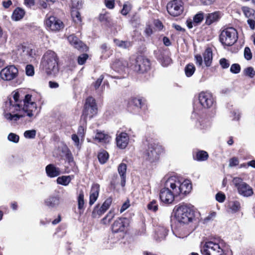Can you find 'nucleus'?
<instances>
[{"label":"nucleus","instance_id":"nucleus-19","mask_svg":"<svg viewBox=\"0 0 255 255\" xmlns=\"http://www.w3.org/2000/svg\"><path fill=\"white\" fill-rule=\"evenodd\" d=\"M67 39L69 43L75 48L83 50L86 49V45L74 34L69 35Z\"/></svg>","mask_w":255,"mask_h":255},{"label":"nucleus","instance_id":"nucleus-21","mask_svg":"<svg viewBox=\"0 0 255 255\" xmlns=\"http://www.w3.org/2000/svg\"><path fill=\"white\" fill-rule=\"evenodd\" d=\"M238 191L240 195L245 197L251 196L254 193L252 188L245 182L242 184Z\"/></svg>","mask_w":255,"mask_h":255},{"label":"nucleus","instance_id":"nucleus-3","mask_svg":"<svg viewBox=\"0 0 255 255\" xmlns=\"http://www.w3.org/2000/svg\"><path fill=\"white\" fill-rule=\"evenodd\" d=\"M42 65L46 73L55 76L58 73V59L56 54L53 51L48 50L43 57Z\"/></svg>","mask_w":255,"mask_h":255},{"label":"nucleus","instance_id":"nucleus-7","mask_svg":"<svg viewBox=\"0 0 255 255\" xmlns=\"http://www.w3.org/2000/svg\"><path fill=\"white\" fill-rule=\"evenodd\" d=\"M220 41L224 46H231L238 39V32L233 27H228L222 31L220 34Z\"/></svg>","mask_w":255,"mask_h":255},{"label":"nucleus","instance_id":"nucleus-15","mask_svg":"<svg viewBox=\"0 0 255 255\" xmlns=\"http://www.w3.org/2000/svg\"><path fill=\"white\" fill-rule=\"evenodd\" d=\"M200 104L204 108H210L214 104L212 95L207 92H201L198 96Z\"/></svg>","mask_w":255,"mask_h":255},{"label":"nucleus","instance_id":"nucleus-4","mask_svg":"<svg viewBox=\"0 0 255 255\" xmlns=\"http://www.w3.org/2000/svg\"><path fill=\"white\" fill-rule=\"evenodd\" d=\"M166 185L170 187L171 189L174 191V194L177 196L181 194L186 195L191 190V184L188 180L181 182L178 178L171 176L166 180Z\"/></svg>","mask_w":255,"mask_h":255},{"label":"nucleus","instance_id":"nucleus-8","mask_svg":"<svg viewBox=\"0 0 255 255\" xmlns=\"http://www.w3.org/2000/svg\"><path fill=\"white\" fill-rule=\"evenodd\" d=\"M98 108L95 100L92 97L87 98L84 105L82 117L85 120L91 119L97 114Z\"/></svg>","mask_w":255,"mask_h":255},{"label":"nucleus","instance_id":"nucleus-32","mask_svg":"<svg viewBox=\"0 0 255 255\" xmlns=\"http://www.w3.org/2000/svg\"><path fill=\"white\" fill-rule=\"evenodd\" d=\"M115 44L122 48H128L132 46V43L129 41H123L115 39L114 40Z\"/></svg>","mask_w":255,"mask_h":255},{"label":"nucleus","instance_id":"nucleus-50","mask_svg":"<svg viewBox=\"0 0 255 255\" xmlns=\"http://www.w3.org/2000/svg\"><path fill=\"white\" fill-rule=\"evenodd\" d=\"M233 182L238 189L242 185V184L245 183L243 181V179L241 178L237 177L233 178Z\"/></svg>","mask_w":255,"mask_h":255},{"label":"nucleus","instance_id":"nucleus-2","mask_svg":"<svg viewBox=\"0 0 255 255\" xmlns=\"http://www.w3.org/2000/svg\"><path fill=\"white\" fill-rule=\"evenodd\" d=\"M227 246L222 239H214L206 242L201 249L204 255H224Z\"/></svg>","mask_w":255,"mask_h":255},{"label":"nucleus","instance_id":"nucleus-18","mask_svg":"<svg viewBox=\"0 0 255 255\" xmlns=\"http://www.w3.org/2000/svg\"><path fill=\"white\" fill-rule=\"evenodd\" d=\"M46 175L50 178H54L59 176L61 174V171L59 167L53 164H49L45 167Z\"/></svg>","mask_w":255,"mask_h":255},{"label":"nucleus","instance_id":"nucleus-27","mask_svg":"<svg viewBox=\"0 0 255 255\" xmlns=\"http://www.w3.org/2000/svg\"><path fill=\"white\" fill-rule=\"evenodd\" d=\"M204 60V63L207 67H209L211 66L212 59H213V55L212 51L211 48H207L203 54Z\"/></svg>","mask_w":255,"mask_h":255},{"label":"nucleus","instance_id":"nucleus-25","mask_svg":"<svg viewBox=\"0 0 255 255\" xmlns=\"http://www.w3.org/2000/svg\"><path fill=\"white\" fill-rule=\"evenodd\" d=\"M127 167V165L123 163H121L118 166V172L121 178V185L123 187L125 186L126 184Z\"/></svg>","mask_w":255,"mask_h":255},{"label":"nucleus","instance_id":"nucleus-46","mask_svg":"<svg viewBox=\"0 0 255 255\" xmlns=\"http://www.w3.org/2000/svg\"><path fill=\"white\" fill-rule=\"evenodd\" d=\"M112 203V199L111 197L107 198L101 206L104 211H106Z\"/></svg>","mask_w":255,"mask_h":255},{"label":"nucleus","instance_id":"nucleus-33","mask_svg":"<svg viewBox=\"0 0 255 255\" xmlns=\"http://www.w3.org/2000/svg\"><path fill=\"white\" fill-rule=\"evenodd\" d=\"M105 212V211H104L102 207L98 204L95 207L92 213V216L94 218H99Z\"/></svg>","mask_w":255,"mask_h":255},{"label":"nucleus","instance_id":"nucleus-54","mask_svg":"<svg viewBox=\"0 0 255 255\" xmlns=\"http://www.w3.org/2000/svg\"><path fill=\"white\" fill-rule=\"evenodd\" d=\"M172 60L168 56L163 57L161 60V64L164 67H167L171 63Z\"/></svg>","mask_w":255,"mask_h":255},{"label":"nucleus","instance_id":"nucleus-55","mask_svg":"<svg viewBox=\"0 0 255 255\" xmlns=\"http://www.w3.org/2000/svg\"><path fill=\"white\" fill-rule=\"evenodd\" d=\"M88 58V55L87 54H83L80 55L78 58V62L80 65L83 64Z\"/></svg>","mask_w":255,"mask_h":255},{"label":"nucleus","instance_id":"nucleus-58","mask_svg":"<svg viewBox=\"0 0 255 255\" xmlns=\"http://www.w3.org/2000/svg\"><path fill=\"white\" fill-rule=\"evenodd\" d=\"M104 76L103 75H101L100 77L97 80V81L94 83V86L95 89H98L100 86L101 85V83L103 80Z\"/></svg>","mask_w":255,"mask_h":255},{"label":"nucleus","instance_id":"nucleus-37","mask_svg":"<svg viewBox=\"0 0 255 255\" xmlns=\"http://www.w3.org/2000/svg\"><path fill=\"white\" fill-rule=\"evenodd\" d=\"M195 67L192 63L188 64L185 67V73L187 77H190L194 73Z\"/></svg>","mask_w":255,"mask_h":255},{"label":"nucleus","instance_id":"nucleus-63","mask_svg":"<svg viewBox=\"0 0 255 255\" xmlns=\"http://www.w3.org/2000/svg\"><path fill=\"white\" fill-rule=\"evenodd\" d=\"M201 4L204 5H210L213 4L216 0H199Z\"/></svg>","mask_w":255,"mask_h":255},{"label":"nucleus","instance_id":"nucleus-5","mask_svg":"<svg viewBox=\"0 0 255 255\" xmlns=\"http://www.w3.org/2000/svg\"><path fill=\"white\" fill-rule=\"evenodd\" d=\"M174 216L178 222L181 224H188L192 222L194 218L192 210L184 204L174 208Z\"/></svg>","mask_w":255,"mask_h":255},{"label":"nucleus","instance_id":"nucleus-34","mask_svg":"<svg viewBox=\"0 0 255 255\" xmlns=\"http://www.w3.org/2000/svg\"><path fill=\"white\" fill-rule=\"evenodd\" d=\"M141 105V100L135 98L130 99L128 102V107L131 108L134 107L137 109L140 108Z\"/></svg>","mask_w":255,"mask_h":255},{"label":"nucleus","instance_id":"nucleus-62","mask_svg":"<svg viewBox=\"0 0 255 255\" xmlns=\"http://www.w3.org/2000/svg\"><path fill=\"white\" fill-rule=\"evenodd\" d=\"M105 4L108 8L112 9L114 7V0H105Z\"/></svg>","mask_w":255,"mask_h":255},{"label":"nucleus","instance_id":"nucleus-9","mask_svg":"<svg viewBox=\"0 0 255 255\" xmlns=\"http://www.w3.org/2000/svg\"><path fill=\"white\" fill-rule=\"evenodd\" d=\"M150 66L149 60L141 55L138 56L131 65L134 71L140 73L146 72L150 69Z\"/></svg>","mask_w":255,"mask_h":255},{"label":"nucleus","instance_id":"nucleus-1","mask_svg":"<svg viewBox=\"0 0 255 255\" xmlns=\"http://www.w3.org/2000/svg\"><path fill=\"white\" fill-rule=\"evenodd\" d=\"M12 97L5 102L4 117L7 120L16 121L25 116L35 118L39 114L40 110H38L36 104L32 101L31 95L27 94L21 99L19 93L14 91Z\"/></svg>","mask_w":255,"mask_h":255},{"label":"nucleus","instance_id":"nucleus-43","mask_svg":"<svg viewBox=\"0 0 255 255\" xmlns=\"http://www.w3.org/2000/svg\"><path fill=\"white\" fill-rule=\"evenodd\" d=\"M204 18L203 13L202 12L197 13L193 17V23L195 25L200 23Z\"/></svg>","mask_w":255,"mask_h":255},{"label":"nucleus","instance_id":"nucleus-30","mask_svg":"<svg viewBox=\"0 0 255 255\" xmlns=\"http://www.w3.org/2000/svg\"><path fill=\"white\" fill-rule=\"evenodd\" d=\"M72 179V177L70 175H63L58 177L57 178L56 181L58 184H60L63 186H67L71 182Z\"/></svg>","mask_w":255,"mask_h":255},{"label":"nucleus","instance_id":"nucleus-28","mask_svg":"<svg viewBox=\"0 0 255 255\" xmlns=\"http://www.w3.org/2000/svg\"><path fill=\"white\" fill-rule=\"evenodd\" d=\"M115 215L114 210H111L106 216L101 220V223L105 225H109L115 217Z\"/></svg>","mask_w":255,"mask_h":255},{"label":"nucleus","instance_id":"nucleus-31","mask_svg":"<svg viewBox=\"0 0 255 255\" xmlns=\"http://www.w3.org/2000/svg\"><path fill=\"white\" fill-rule=\"evenodd\" d=\"M228 207L232 213H236L240 211L241 204L239 201H233L229 203Z\"/></svg>","mask_w":255,"mask_h":255},{"label":"nucleus","instance_id":"nucleus-49","mask_svg":"<svg viewBox=\"0 0 255 255\" xmlns=\"http://www.w3.org/2000/svg\"><path fill=\"white\" fill-rule=\"evenodd\" d=\"M7 138L9 141L15 143L18 142L19 139V136L13 133H9L8 135Z\"/></svg>","mask_w":255,"mask_h":255},{"label":"nucleus","instance_id":"nucleus-26","mask_svg":"<svg viewBox=\"0 0 255 255\" xmlns=\"http://www.w3.org/2000/svg\"><path fill=\"white\" fill-rule=\"evenodd\" d=\"M25 11L23 9L17 7L13 11L11 19L14 21H18L23 17Z\"/></svg>","mask_w":255,"mask_h":255},{"label":"nucleus","instance_id":"nucleus-60","mask_svg":"<svg viewBox=\"0 0 255 255\" xmlns=\"http://www.w3.org/2000/svg\"><path fill=\"white\" fill-rule=\"evenodd\" d=\"M239 162V160L237 157H233L230 159L229 161V166L233 167L238 165Z\"/></svg>","mask_w":255,"mask_h":255},{"label":"nucleus","instance_id":"nucleus-56","mask_svg":"<svg viewBox=\"0 0 255 255\" xmlns=\"http://www.w3.org/2000/svg\"><path fill=\"white\" fill-rule=\"evenodd\" d=\"M220 64L221 67L224 68H228L230 66L228 61L225 58H222L220 60Z\"/></svg>","mask_w":255,"mask_h":255},{"label":"nucleus","instance_id":"nucleus-51","mask_svg":"<svg viewBox=\"0 0 255 255\" xmlns=\"http://www.w3.org/2000/svg\"><path fill=\"white\" fill-rule=\"evenodd\" d=\"M241 71V67L238 64H233L231 65L230 71L235 74L239 73Z\"/></svg>","mask_w":255,"mask_h":255},{"label":"nucleus","instance_id":"nucleus-59","mask_svg":"<svg viewBox=\"0 0 255 255\" xmlns=\"http://www.w3.org/2000/svg\"><path fill=\"white\" fill-rule=\"evenodd\" d=\"M216 199L219 202H223L225 199V195L224 194L219 192L216 194Z\"/></svg>","mask_w":255,"mask_h":255},{"label":"nucleus","instance_id":"nucleus-52","mask_svg":"<svg viewBox=\"0 0 255 255\" xmlns=\"http://www.w3.org/2000/svg\"><path fill=\"white\" fill-rule=\"evenodd\" d=\"M244 57L247 60H250L252 58V53L248 47H246L244 49Z\"/></svg>","mask_w":255,"mask_h":255},{"label":"nucleus","instance_id":"nucleus-36","mask_svg":"<svg viewBox=\"0 0 255 255\" xmlns=\"http://www.w3.org/2000/svg\"><path fill=\"white\" fill-rule=\"evenodd\" d=\"M242 10L247 17H252L255 19V10L247 6L242 8Z\"/></svg>","mask_w":255,"mask_h":255},{"label":"nucleus","instance_id":"nucleus-53","mask_svg":"<svg viewBox=\"0 0 255 255\" xmlns=\"http://www.w3.org/2000/svg\"><path fill=\"white\" fill-rule=\"evenodd\" d=\"M131 9V5L129 4L125 3L123 5V8L121 10V13L123 15H126Z\"/></svg>","mask_w":255,"mask_h":255},{"label":"nucleus","instance_id":"nucleus-14","mask_svg":"<svg viewBox=\"0 0 255 255\" xmlns=\"http://www.w3.org/2000/svg\"><path fill=\"white\" fill-rule=\"evenodd\" d=\"M46 27L52 31H59L64 27L62 21L57 17L50 16L45 19Z\"/></svg>","mask_w":255,"mask_h":255},{"label":"nucleus","instance_id":"nucleus-48","mask_svg":"<svg viewBox=\"0 0 255 255\" xmlns=\"http://www.w3.org/2000/svg\"><path fill=\"white\" fill-rule=\"evenodd\" d=\"M147 208L148 210L153 211L155 212L158 209V205L157 202L153 200L151 202H150L147 206Z\"/></svg>","mask_w":255,"mask_h":255},{"label":"nucleus","instance_id":"nucleus-44","mask_svg":"<svg viewBox=\"0 0 255 255\" xmlns=\"http://www.w3.org/2000/svg\"><path fill=\"white\" fill-rule=\"evenodd\" d=\"M244 73L246 76L252 78L255 75V71L253 67H249L244 70Z\"/></svg>","mask_w":255,"mask_h":255},{"label":"nucleus","instance_id":"nucleus-6","mask_svg":"<svg viewBox=\"0 0 255 255\" xmlns=\"http://www.w3.org/2000/svg\"><path fill=\"white\" fill-rule=\"evenodd\" d=\"M144 144L147 146L143 154L144 159L151 163L157 161L159 158L160 147L155 141L152 139H147Z\"/></svg>","mask_w":255,"mask_h":255},{"label":"nucleus","instance_id":"nucleus-42","mask_svg":"<svg viewBox=\"0 0 255 255\" xmlns=\"http://www.w3.org/2000/svg\"><path fill=\"white\" fill-rule=\"evenodd\" d=\"M36 134V131L35 129L31 130H26L24 133L23 135L25 138L28 139H33L35 138Z\"/></svg>","mask_w":255,"mask_h":255},{"label":"nucleus","instance_id":"nucleus-40","mask_svg":"<svg viewBox=\"0 0 255 255\" xmlns=\"http://www.w3.org/2000/svg\"><path fill=\"white\" fill-rule=\"evenodd\" d=\"M208 158V154L207 152L201 150L197 152L195 159L198 161H205Z\"/></svg>","mask_w":255,"mask_h":255},{"label":"nucleus","instance_id":"nucleus-41","mask_svg":"<svg viewBox=\"0 0 255 255\" xmlns=\"http://www.w3.org/2000/svg\"><path fill=\"white\" fill-rule=\"evenodd\" d=\"M98 157L100 162L104 164L106 163L109 158L108 153L106 151H103L98 154Z\"/></svg>","mask_w":255,"mask_h":255},{"label":"nucleus","instance_id":"nucleus-64","mask_svg":"<svg viewBox=\"0 0 255 255\" xmlns=\"http://www.w3.org/2000/svg\"><path fill=\"white\" fill-rule=\"evenodd\" d=\"M155 27L159 30H161L163 27L162 22L159 20H155L154 22Z\"/></svg>","mask_w":255,"mask_h":255},{"label":"nucleus","instance_id":"nucleus-61","mask_svg":"<svg viewBox=\"0 0 255 255\" xmlns=\"http://www.w3.org/2000/svg\"><path fill=\"white\" fill-rule=\"evenodd\" d=\"M195 59L196 61V64L199 66H200L202 64L203 62V59L202 57L200 55H196L195 56Z\"/></svg>","mask_w":255,"mask_h":255},{"label":"nucleus","instance_id":"nucleus-22","mask_svg":"<svg viewBox=\"0 0 255 255\" xmlns=\"http://www.w3.org/2000/svg\"><path fill=\"white\" fill-rule=\"evenodd\" d=\"M45 204L49 208H56L60 204V198L57 196H49L45 200Z\"/></svg>","mask_w":255,"mask_h":255},{"label":"nucleus","instance_id":"nucleus-13","mask_svg":"<svg viewBox=\"0 0 255 255\" xmlns=\"http://www.w3.org/2000/svg\"><path fill=\"white\" fill-rule=\"evenodd\" d=\"M17 54H19L23 60L31 61L34 58L35 52L30 47L19 45L17 46Z\"/></svg>","mask_w":255,"mask_h":255},{"label":"nucleus","instance_id":"nucleus-38","mask_svg":"<svg viewBox=\"0 0 255 255\" xmlns=\"http://www.w3.org/2000/svg\"><path fill=\"white\" fill-rule=\"evenodd\" d=\"M71 16L74 22L80 23L82 21L80 13L78 10L74 9L71 10Z\"/></svg>","mask_w":255,"mask_h":255},{"label":"nucleus","instance_id":"nucleus-10","mask_svg":"<svg viewBox=\"0 0 255 255\" xmlns=\"http://www.w3.org/2000/svg\"><path fill=\"white\" fill-rule=\"evenodd\" d=\"M168 13L173 16L181 15L184 9L183 2L181 0H172L166 6Z\"/></svg>","mask_w":255,"mask_h":255},{"label":"nucleus","instance_id":"nucleus-23","mask_svg":"<svg viewBox=\"0 0 255 255\" xmlns=\"http://www.w3.org/2000/svg\"><path fill=\"white\" fill-rule=\"evenodd\" d=\"M111 136L103 131L97 130L94 137V139L96 141L102 143H108L111 140Z\"/></svg>","mask_w":255,"mask_h":255},{"label":"nucleus","instance_id":"nucleus-17","mask_svg":"<svg viewBox=\"0 0 255 255\" xmlns=\"http://www.w3.org/2000/svg\"><path fill=\"white\" fill-rule=\"evenodd\" d=\"M117 146L121 148H125L129 141V136L126 132H121L117 135L116 138Z\"/></svg>","mask_w":255,"mask_h":255},{"label":"nucleus","instance_id":"nucleus-29","mask_svg":"<svg viewBox=\"0 0 255 255\" xmlns=\"http://www.w3.org/2000/svg\"><path fill=\"white\" fill-rule=\"evenodd\" d=\"M219 18V15L218 12H215L207 14L206 18V23L210 25Z\"/></svg>","mask_w":255,"mask_h":255},{"label":"nucleus","instance_id":"nucleus-20","mask_svg":"<svg viewBox=\"0 0 255 255\" xmlns=\"http://www.w3.org/2000/svg\"><path fill=\"white\" fill-rule=\"evenodd\" d=\"M100 191V185L98 184H94L92 185L90 195V200L89 204L92 205L97 200Z\"/></svg>","mask_w":255,"mask_h":255},{"label":"nucleus","instance_id":"nucleus-45","mask_svg":"<svg viewBox=\"0 0 255 255\" xmlns=\"http://www.w3.org/2000/svg\"><path fill=\"white\" fill-rule=\"evenodd\" d=\"M84 193L81 192L78 197V209H83L84 205Z\"/></svg>","mask_w":255,"mask_h":255},{"label":"nucleus","instance_id":"nucleus-16","mask_svg":"<svg viewBox=\"0 0 255 255\" xmlns=\"http://www.w3.org/2000/svg\"><path fill=\"white\" fill-rule=\"evenodd\" d=\"M126 221L125 218H119L114 221L112 225V231L113 233H124L126 231Z\"/></svg>","mask_w":255,"mask_h":255},{"label":"nucleus","instance_id":"nucleus-24","mask_svg":"<svg viewBox=\"0 0 255 255\" xmlns=\"http://www.w3.org/2000/svg\"><path fill=\"white\" fill-rule=\"evenodd\" d=\"M168 230L163 226H158L155 230V238L157 241L163 240L167 235Z\"/></svg>","mask_w":255,"mask_h":255},{"label":"nucleus","instance_id":"nucleus-47","mask_svg":"<svg viewBox=\"0 0 255 255\" xmlns=\"http://www.w3.org/2000/svg\"><path fill=\"white\" fill-rule=\"evenodd\" d=\"M25 72L26 75L28 76H32L34 74V67L30 64L26 65L25 67Z\"/></svg>","mask_w":255,"mask_h":255},{"label":"nucleus","instance_id":"nucleus-57","mask_svg":"<svg viewBox=\"0 0 255 255\" xmlns=\"http://www.w3.org/2000/svg\"><path fill=\"white\" fill-rule=\"evenodd\" d=\"M85 133V129L83 126H80L78 129L77 135L83 138L84 137Z\"/></svg>","mask_w":255,"mask_h":255},{"label":"nucleus","instance_id":"nucleus-11","mask_svg":"<svg viewBox=\"0 0 255 255\" xmlns=\"http://www.w3.org/2000/svg\"><path fill=\"white\" fill-rule=\"evenodd\" d=\"M175 196L174 191L171 189L170 187H168L166 182L165 183V187L161 189L160 191L159 197L163 203L167 204H171L174 200Z\"/></svg>","mask_w":255,"mask_h":255},{"label":"nucleus","instance_id":"nucleus-35","mask_svg":"<svg viewBox=\"0 0 255 255\" xmlns=\"http://www.w3.org/2000/svg\"><path fill=\"white\" fill-rule=\"evenodd\" d=\"M128 65L126 62H123L120 60H117L113 64V67L117 70H123Z\"/></svg>","mask_w":255,"mask_h":255},{"label":"nucleus","instance_id":"nucleus-12","mask_svg":"<svg viewBox=\"0 0 255 255\" xmlns=\"http://www.w3.org/2000/svg\"><path fill=\"white\" fill-rule=\"evenodd\" d=\"M18 73V69L15 66L9 65L1 70L0 76L3 80L11 81L17 76Z\"/></svg>","mask_w":255,"mask_h":255},{"label":"nucleus","instance_id":"nucleus-39","mask_svg":"<svg viewBox=\"0 0 255 255\" xmlns=\"http://www.w3.org/2000/svg\"><path fill=\"white\" fill-rule=\"evenodd\" d=\"M82 5V1L81 0H71V4L70 5L71 10H78L81 8Z\"/></svg>","mask_w":255,"mask_h":255}]
</instances>
